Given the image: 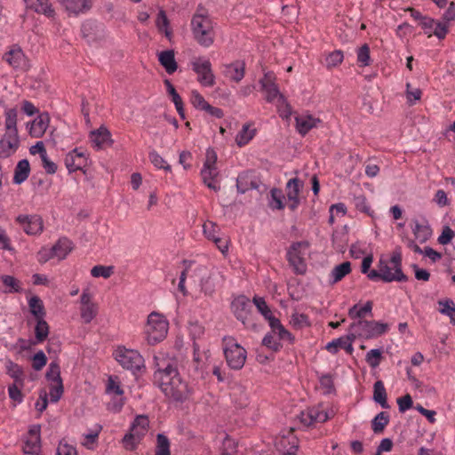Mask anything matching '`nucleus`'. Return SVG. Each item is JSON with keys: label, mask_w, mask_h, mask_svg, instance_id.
I'll return each mask as SVG.
<instances>
[{"label": "nucleus", "mask_w": 455, "mask_h": 455, "mask_svg": "<svg viewBox=\"0 0 455 455\" xmlns=\"http://www.w3.org/2000/svg\"><path fill=\"white\" fill-rule=\"evenodd\" d=\"M4 126V133L18 134L17 110L15 108H9L6 110Z\"/></svg>", "instance_id": "nucleus-38"}, {"label": "nucleus", "mask_w": 455, "mask_h": 455, "mask_svg": "<svg viewBox=\"0 0 455 455\" xmlns=\"http://www.w3.org/2000/svg\"><path fill=\"white\" fill-rule=\"evenodd\" d=\"M141 439L140 436L135 435V433L130 430L122 439V443L125 450L133 451L137 448Z\"/></svg>", "instance_id": "nucleus-49"}, {"label": "nucleus", "mask_w": 455, "mask_h": 455, "mask_svg": "<svg viewBox=\"0 0 455 455\" xmlns=\"http://www.w3.org/2000/svg\"><path fill=\"white\" fill-rule=\"evenodd\" d=\"M382 358V353L379 349H371L366 355V362L371 368L379 365Z\"/></svg>", "instance_id": "nucleus-62"}, {"label": "nucleus", "mask_w": 455, "mask_h": 455, "mask_svg": "<svg viewBox=\"0 0 455 455\" xmlns=\"http://www.w3.org/2000/svg\"><path fill=\"white\" fill-rule=\"evenodd\" d=\"M253 304L257 307L258 311L268 321L270 319H274L275 317L272 315V312L266 303L265 299L261 297L255 296L253 298Z\"/></svg>", "instance_id": "nucleus-47"}, {"label": "nucleus", "mask_w": 455, "mask_h": 455, "mask_svg": "<svg viewBox=\"0 0 455 455\" xmlns=\"http://www.w3.org/2000/svg\"><path fill=\"white\" fill-rule=\"evenodd\" d=\"M344 59L343 52L339 50L330 52L325 58V66L327 68H332L339 66Z\"/></svg>", "instance_id": "nucleus-52"}, {"label": "nucleus", "mask_w": 455, "mask_h": 455, "mask_svg": "<svg viewBox=\"0 0 455 455\" xmlns=\"http://www.w3.org/2000/svg\"><path fill=\"white\" fill-rule=\"evenodd\" d=\"M50 124V116L48 113H41L35 120L31 123L29 128V134L34 138H41Z\"/></svg>", "instance_id": "nucleus-22"}, {"label": "nucleus", "mask_w": 455, "mask_h": 455, "mask_svg": "<svg viewBox=\"0 0 455 455\" xmlns=\"http://www.w3.org/2000/svg\"><path fill=\"white\" fill-rule=\"evenodd\" d=\"M373 400L377 403H379L382 408H384V409L389 408V405L387 402V391H386L384 383L381 380H378L374 383Z\"/></svg>", "instance_id": "nucleus-36"}, {"label": "nucleus", "mask_w": 455, "mask_h": 455, "mask_svg": "<svg viewBox=\"0 0 455 455\" xmlns=\"http://www.w3.org/2000/svg\"><path fill=\"white\" fill-rule=\"evenodd\" d=\"M411 228L415 238L421 243H425L432 235L428 221L425 219H414L411 221Z\"/></svg>", "instance_id": "nucleus-20"}, {"label": "nucleus", "mask_w": 455, "mask_h": 455, "mask_svg": "<svg viewBox=\"0 0 455 455\" xmlns=\"http://www.w3.org/2000/svg\"><path fill=\"white\" fill-rule=\"evenodd\" d=\"M46 379L50 383L62 381L60 378V367L57 362H52L46 372Z\"/></svg>", "instance_id": "nucleus-55"}, {"label": "nucleus", "mask_w": 455, "mask_h": 455, "mask_svg": "<svg viewBox=\"0 0 455 455\" xmlns=\"http://www.w3.org/2000/svg\"><path fill=\"white\" fill-rule=\"evenodd\" d=\"M49 333L48 323L44 318L36 319V325L35 327V334L37 342L41 343L46 339Z\"/></svg>", "instance_id": "nucleus-46"}, {"label": "nucleus", "mask_w": 455, "mask_h": 455, "mask_svg": "<svg viewBox=\"0 0 455 455\" xmlns=\"http://www.w3.org/2000/svg\"><path fill=\"white\" fill-rule=\"evenodd\" d=\"M389 423V415L386 411H381L375 416L371 421V427L374 433H382Z\"/></svg>", "instance_id": "nucleus-41"}, {"label": "nucleus", "mask_w": 455, "mask_h": 455, "mask_svg": "<svg viewBox=\"0 0 455 455\" xmlns=\"http://www.w3.org/2000/svg\"><path fill=\"white\" fill-rule=\"evenodd\" d=\"M245 65L243 62L235 61L225 66L224 74L229 79L238 83L244 76Z\"/></svg>", "instance_id": "nucleus-28"}, {"label": "nucleus", "mask_w": 455, "mask_h": 455, "mask_svg": "<svg viewBox=\"0 0 455 455\" xmlns=\"http://www.w3.org/2000/svg\"><path fill=\"white\" fill-rule=\"evenodd\" d=\"M256 135V129L251 124H244L235 137V142L239 147L247 145Z\"/></svg>", "instance_id": "nucleus-34"}, {"label": "nucleus", "mask_w": 455, "mask_h": 455, "mask_svg": "<svg viewBox=\"0 0 455 455\" xmlns=\"http://www.w3.org/2000/svg\"><path fill=\"white\" fill-rule=\"evenodd\" d=\"M223 351L228 365L233 370H240L243 367L247 352L232 337L224 338Z\"/></svg>", "instance_id": "nucleus-4"}, {"label": "nucleus", "mask_w": 455, "mask_h": 455, "mask_svg": "<svg viewBox=\"0 0 455 455\" xmlns=\"http://www.w3.org/2000/svg\"><path fill=\"white\" fill-rule=\"evenodd\" d=\"M262 344L274 351H278L282 347V344L272 331L265 335Z\"/></svg>", "instance_id": "nucleus-58"}, {"label": "nucleus", "mask_w": 455, "mask_h": 455, "mask_svg": "<svg viewBox=\"0 0 455 455\" xmlns=\"http://www.w3.org/2000/svg\"><path fill=\"white\" fill-rule=\"evenodd\" d=\"M303 187L301 180L298 178H292L288 180L285 192L288 199V207L295 211L300 204L299 193Z\"/></svg>", "instance_id": "nucleus-16"}, {"label": "nucleus", "mask_w": 455, "mask_h": 455, "mask_svg": "<svg viewBox=\"0 0 455 455\" xmlns=\"http://www.w3.org/2000/svg\"><path fill=\"white\" fill-rule=\"evenodd\" d=\"M110 132L105 127H100L98 130L92 132L90 134V140L92 146L98 149L110 145Z\"/></svg>", "instance_id": "nucleus-23"}, {"label": "nucleus", "mask_w": 455, "mask_h": 455, "mask_svg": "<svg viewBox=\"0 0 455 455\" xmlns=\"http://www.w3.org/2000/svg\"><path fill=\"white\" fill-rule=\"evenodd\" d=\"M275 103L279 116L283 119L288 120L291 117L292 111L291 107L288 103L286 98L283 95L279 96V98L275 99Z\"/></svg>", "instance_id": "nucleus-43"}, {"label": "nucleus", "mask_w": 455, "mask_h": 455, "mask_svg": "<svg viewBox=\"0 0 455 455\" xmlns=\"http://www.w3.org/2000/svg\"><path fill=\"white\" fill-rule=\"evenodd\" d=\"M355 337L353 331L351 334L340 337L339 339H333L331 342L327 343L325 348L328 352L331 354H336L339 349H344L347 354L351 355L354 351L353 342Z\"/></svg>", "instance_id": "nucleus-19"}, {"label": "nucleus", "mask_w": 455, "mask_h": 455, "mask_svg": "<svg viewBox=\"0 0 455 455\" xmlns=\"http://www.w3.org/2000/svg\"><path fill=\"white\" fill-rule=\"evenodd\" d=\"M158 60L168 74H172L177 70L178 66L175 61L173 51L168 50L161 52Z\"/></svg>", "instance_id": "nucleus-30"}, {"label": "nucleus", "mask_w": 455, "mask_h": 455, "mask_svg": "<svg viewBox=\"0 0 455 455\" xmlns=\"http://www.w3.org/2000/svg\"><path fill=\"white\" fill-rule=\"evenodd\" d=\"M114 355L123 368L133 373L140 371L144 366V359L136 350L119 347L115 350Z\"/></svg>", "instance_id": "nucleus-8"}, {"label": "nucleus", "mask_w": 455, "mask_h": 455, "mask_svg": "<svg viewBox=\"0 0 455 455\" xmlns=\"http://www.w3.org/2000/svg\"><path fill=\"white\" fill-rule=\"evenodd\" d=\"M351 272V264L348 261H345L336 266L330 274V281L332 283H336L341 281L347 275Z\"/></svg>", "instance_id": "nucleus-35"}, {"label": "nucleus", "mask_w": 455, "mask_h": 455, "mask_svg": "<svg viewBox=\"0 0 455 455\" xmlns=\"http://www.w3.org/2000/svg\"><path fill=\"white\" fill-rule=\"evenodd\" d=\"M388 329L387 323L377 321L358 320L350 325V331L355 337L358 336L365 339L378 338L386 333Z\"/></svg>", "instance_id": "nucleus-6"}, {"label": "nucleus", "mask_w": 455, "mask_h": 455, "mask_svg": "<svg viewBox=\"0 0 455 455\" xmlns=\"http://www.w3.org/2000/svg\"><path fill=\"white\" fill-rule=\"evenodd\" d=\"M329 418L328 412L322 405L308 408L299 415L300 422L306 427H309L315 423L325 422Z\"/></svg>", "instance_id": "nucleus-11"}, {"label": "nucleus", "mask_w": 455, "mask_h": 455, "mask_svg": "<svg viewBox=\"0 0 455 455\" xmlns=\"http://www.w3.org/2000/svg\"><path fill=\"white\" fill-rule=\"evenodd\" d=\"M149 419L146 415H138L133 420L130 430L135 433V435L143 438L148 432Z\"/></svg>", "instance_id": "nucleus-31"}, {"label": "nucleus", "mask_w": 455, "mask_h": 455, "mask_svg": "<svg viewBox=\"0 0 455 455\" xmlns=\"http://www.w3.org/2000/svg\"><path fill=\"white\" fill-rule=\"evenodd\" d=\"M33 4H27L30 9L35 10L36 12L44 13L47 16H52L54 11L49 4V0H33Z\"/></svg>", "instance_id": "nucleus-45"}, {"label": "nucleus", "mask_w": 455, "mask_h": 455, "mask_svg": "<svg viewBox=\"0 0 455 455\" xmlns=\"http://www.w3.org/2000/svg\"><path fill=\"white\" fill-rule=\"evenodd\" d=\"M449 32V22H446V20H435V25L433 30V34L438 38V39H444L446 35Z\"/></svg>", "instance_id": "nucleus-61"}, {"label": "nucleus", "mask_w": 455, "mask_h": 455, "mask_svg": "<svg viewBox=\"0 0 455 455\" xmlns=\"http://www.w3.org/2000/svg\"><path fill=\"white\" fill-rule=\"evenodd\" d=\"M217 153L212 148H208L205 154V161L204 163L203 169L201 171V176L204 183L214 191L220 190V186L216 182V179L219 175L217 168Z\"/></svg>", "instance_id": "nucleus-7"}, {"label": "nucleus", "mask_w": 455, "mask_h": 455, "mask_svg": "<svg viewBox=\"0 0 455 455\" xmlns=\"http://www.w3.org/2000/svg\"><path fill=\"white\" fill-rule=\"evenodd\" d=\"M81 317L85 323H89L96 316L98 307L96 304L81 306Z\"/></svg>", "instance_id": "nucleus-51"}, {"label": "nucleus", "mask_w": 455, "mask_h": 455, "mask_svg": "<svg viewBox=\"0 0 455 455\" xmlns=\"http://www.w3.org/2000/svg\"><path fill=\"white\" fill-rule=\"evenodd\" d=\"M17 221L28 235H38L43 231V220L38 215H20Z\"/></svg>", "instance_id": "nucleus-15"}, {"label": "nucleus", "mask_w": 455, "mask_h": 455, "mask_svg": "<svg viewBox=\"0 0 455 455\" xmlns=\"http://www.w3.org/2000/svg\"><path fill=\"white\" fill-rule=\"evenodd\" d=\"M24 384L12 383L8 387V395L12 401L15 403H20L23 401L24 395L22 394V388Z\"/></svg>", "instance_id": "nucleus-50"}, {"label": "nucleus", "mask_w": 455, "mask_h": 455, "mask_svg": "<svg viewBox=\"0 0 455 455\" xmlns=\"http://www.w3.org/2000/svg\"><path fill=\"white\" fill-rule=\"evenodd\" d=\"M74 248V243L69 238L62 236L52 246V256H67Z\"/></svg>", "instance_id": "nucleus-27"}, {"label": "nucleus", "mask_w": 455, "mask_h": 455, "mask_svg": "<svg viewBox=\"0 0 455 455\" xmlns=\"http://www.w3.org/2000/svg\"><path fill=\"white\" fill-rule=\"evenodd\" d=\"M401 259L379 258L377 267L371 269L373 258H363L362 272L367 274L371 281H383L386 283L406 281L407 277L401 269Z\"/></svg>", "instance_id": "nucleus-2"}, {"label": "nucleus", "mask_w": 455, "mask_h": 455, "mask_svg": "<svg viewBox=\"0 0 455 455\" xmlns=\"http://www.w3.org/2000/svg\"><path fill=\"white\" fill-rule=\"evenodd\" d=\"M309 244L306 241L293 243L288 252L287 256H304L308 253Z\"/></svg>", "instance_id": "nucleus-48"}, {"label": "nucleus", "mask_w": 455, "mask_h": 455, "mask_svg": "<svg viewBox=\"0 0 455 455\" xmlns=\"http://www.w3.org/2000/svg\"><path fill=\"white\" fill-rule=\"evenodd\" d=\"M169 323L166 318L156 312H152L148 316L145 332L149 344H156L163 340L168 332Z\"/></svg>", "instance_id": "nucleus-5"}, {"label": "nucleus", "mask_w": 455, "mask_h": 455, "mask_svg": "<svg viewBox=\"0 0 455 455\" xmlns=\"http://www.w3.org/2000/svg\"><path fill=\"white\" fill-rule=\"evenodd\" d=\"M290 323L296 329H301L310 324L308 316L305 314L299 313H294L291 315Z\"/></svg>", "instance_id": "nucleus-57"}, {"label": "nucleus", "mask_w": 455, "mask_h": 455, "mask_svg": "<svg viewBox=\"0 0 455 455\" xmlns=\"http://www.w3.org/2000/svg\"><path fill=\"white\" fill-rule=\"evenodd\" d=\"M0 280L3 284L2 291L4 293H16L22 291V283L12 275H1Z\"/></svg>", "instance_id": "nucleus-29"}, {"label": "nucleus", "mask_w": 455, "mask_h": 455, "mask_svg": "<svg viewBox=\"0 0 455 455\" xmlns=\"http://www.w3.org/2000/svg\"><path fill=\"white\" fill-rule=\"evenodd\" d=\"M373 304L371 301H367L363 306H360L359 304L354 305L348 310V316L354 320H363L366 315L371 314L372 310Z\"/></svg>", "instance_id": "nucleus-32"}, {"label": "nucleus", "mask_w": 455, "mask_h": 455, "mask_svg": "<svg viewBox=\"0 0 455 455\" xmlns=\"http://www.w3.org/2000/svg\"><path fill=\"white\" fill-rule=\"evenodd\" d=\"M156 27L161 33H164V36L171 40L172 36V31L169 27V20L166 16V13L164 10H160L157 14V18L156 20Z\"/></svg>", "instance_id": "nucleus-39"}, {"label": "nucleus", "mask_w": 455, "mask_h": 455, "mask_svg": "<svg viewBox=\"0 0 455 455\" xmlns=\"http://www.w3.org/2000/svg\"><path fill=\"white\" fill-rule=\"evenodd\" d=\"M156 455H170L169 440L165 435L162 434L157 435Z\"/></svg>", "instance_id": "nucleus-56"}, {"label": "nucleus", "mask_w": 455, "mask_h": 455, "mask_svg": "<svg viewBox=\"0 0 455 455\" xmlns=\"http://www.w3.org/2000/svg\"><path fill=\"white\" fill-rule=\"evenodd\" d=\"M102 429L100 425H96L90 433L84 435L82 444L88 450H93L98 442L99 435Z\"/></svg>", "instance_id": "nucleus-42"}, {"label": "nucleus", "mask_w": 455, "mask_h": 455, "mask_svg": "<svg viewBox=\"0 0 455 455\" xmlns=\"http://www.w3.org/2000/svg\"><path fill=\"white\" fill-rule=\"evenodd\" d=\"M57 455H78V453L74 445L66 441H60L57 448Z\"/></svg>", "instance_id": "nucleus-64"}, {"label": "nucleus", "mask_w": 455, "mask_h": 455, "mask_svg": "<svg viewBox=\"0 0 455 455\" xmlns=\"http://www.w3.org/2000/svg\"><path fill=\"white\" fill-rule=\"evenodd\" d=\"M29 310L36 319L44 318L45 310L44 303L37 296H33L28 300Z\"/></svg>", "instance_id": "nucleus-40"}, {"label": "nucleus", "mask_w": 455, "mask_h": 455, "mask_svg": "<svg viewBox=\"0 0 455 455\" xmlns=\"http://www.w3.org/2000/svg\"><path fill=\"white\" fill-rule=\"evenodd\" d=\"M296 130L301 135L305 136L312 129L319 127L322 121L308 113H302L295 116Z\"/></svg>", "instance_id": "nucleus-17"}, {"label": "nucleus", "mask_w": 455, "mask_h": 455, "mask_svg": "<svg viewBox=\"0 0 455 455\" xmlns=\"http://www.w3.org/2000/svg\"><path fill=\"white\" fill-rule=\"evenodd\" d=\"M18 134L4 133L0 140V156L8 157L14 154L19 148Z\"/></svg>", "instance_id": "nucleus-21"}, {"label": "nucleus", "mask_w": 455, "mask_h": 455, "mask_svg": "<svg viewBox=\"0 0 455 455\" xmlns=\"http://www.w3.org/2000/svg\"><path fill=\"white\" fill-rule=\"evenodd\" d=\"M357 62L360 67L370 66V64H371L370 47L367 44H364L358 49Z\"/></svg>", "instance_id": "nucleus-53"}, {"label": "nucleus", "mask_w": 455, "mask_h": 455, "mask_svg": "<svg viewBox=\"0 0 455 455\" xmlns=\"http://www.w3.org/2000/svg\"><path fill=\"white\" fill-rule=\"evenodd\" d=\"M231 307L237 320L246 324L251 314V301L244 296H239L233 300Z\"/></svg>", "instance_id": "nucleus-14"}, {"label": "nucleus", "mask_w": 455, "mask_h": 455, "mask_svg": "<svg viewBox=\"0 0 455 455\" xmlns=\"http://www.w3.org/2000/svg\"><path fill=\"white\" fill-rule=\"evenodd\" d=\"M319 383L323 394H331L334 391L333 379L331 374L322 375Z\"/></svg>", "instance_id": "nucleus-60"}, {"label": "nucleus", "mask_w": 455, "mask_h": 455, "mask_svg": "<svg viewBox=\"0 0 455 455\" xmlns=\"http://www.w3.org/2000/svg\"><path fill=\"white\" fill-rule=\"evenodd\" d=\"M290 445V447L283 452L282 455H296V451L299 448L298 439L292 435V429H291L290 434L287 437L282 436L279 441V445L283 448H285L286 445Z\"/></svg>", "instance_id": "nucleus-37"}, {"label": "nucleus", "mask_w": 455, "mask_h": 455, "mask_svg": "<svg viewBox=\"0 0 455 455\" xmlns=\"http://www.w3.org/2000/svg\"><path fill=\"white\" fill-rule=\"evenodd\" d=\"M191 29L195 40L204 47H210L215 38V31L211 18L199 10L194 14L191 20Z\"/></svg>", "instance_id": "nucleus-3"}, {"label": "nucleus", "mask_w": 455, "mask_h": 455, "mask_svg": "<svg viewBox=\"0 0 455 455\" xmlns=\"http://www.w3.org/2000/svg\"><path fill=\"white\" fill-rule=\"evenodd\" d=\"M283 194L281 189L272 188L270 190L269 206L274 210H283L284 208Z\"/></svg>", "instance_id": "nucleus-44"}, {"label": "nucleus", "mask_w": 455, "mask_h": 455, "mask_svg": "<svg viewBox=\"0 0 455 455\" xmlns=\"http://www.w3.org/2000/svg\"><path fill=\"white\" fill-rule=\"evenodd\" d=\"M193 70L198 75V81L204 86H212L214 84V75L212 71L210 60L198 58L192 62Z\"/></svg>", "instance_id": "nucleus-9"}, {"label": "nucleus", "mask_w": 455, "mask_h": 455, "mask_svg": "<svg viewBox=\"0 0 455 455\" xmlns=\"http://www.w3.org/2000/svg\"><path fill=\"white\" fill-rule=\"evenodd\" d=\"M149 161L151 164L157 169H163L164 171L170 172L171 166L166 163V161L155 150L151 151L148 155Z\"/></svg>", "instance_id": "nucleus-54"}, {"label": "nucleus", "mask_w": 455, "mask_h": 455, "mask_svg": "<svg viewBox=\"0 0 455 455\" xmlns=\"http://www.w3.org/2000/svg\"><path fill=\"white\" fill-rule=\"evenodd\" d=\"M30 172V165L28 160H20L14 170L13 182L15 184H21L24 182Z\"/></svg>", "instance_id": "nucleus-33"}, {"label": "nucleus", "mask_w": 455, "mask_h": 455, "mask_svg": "<svg viewBox=\"0 0 455 455\" xmlns=\"http://www.w3.org/2000/svg\"><path fill=\"white\" fill-rule=\"evenodd\" d=\"M408 246L411 248L413 253L424 254V256H441L440 253L435 251L433 249L428 246H424L421 248L419 245L415 243L413 241L408 242Z\"/></svg>", "instance_id": "nucleus-59"}, {"label": "nucleus", "mask_w": 455, "mask_h": 455, "mask_svg": "<svg viewBox=\"0 0 455 455\" xmlns=\"http://www.w3.org/2000/svg\"><path fill=\"white\" fill-rule=\"evenodd\" d=\"M66 10L72 14L84 13L92 8V0H61Z\"/></svg>", "instance_id": "nucleus-25"}, {"label": "nucleus", "mask_w": 455, "mask_h": 455, "mask_svg": "<svg viewBox=\"0 0 455 455\" xmlns=\"http://www.w3.org/2000/svg\"><path fill=\"white\" fill-rule=\"evenodd\" d=\"M154 360L156 363L154 379L164 395L175 402L188 400L192 394V388L187 381L182 379L177 368L169 362L159 361L156 355L154 356Z\"/></svg>", "instance_id": "nucleus-1"}, {"label": "nucleus", "mask_w": 455, "mask_h": 455, "mask_svg": "<svg viewBox=\"0 0 455 455\" xmlns=\"http://www.w3.org/2000/svg\"><path fill=\"white\" fill-rule=\"evenodd\" d=\"M22 449L27 454H37L41 448L40 426H32L24 437Z\"/></svg>", "instance_id": "nucleus-13"}, {"label": "nucleus", "mask_w": 455, "mask_h": 455, "mask_svg": "<svg viewBox=\"0 0 455 455\" xmlns=\"http://www.w3.org/2000/svg\"><path fill=\"white\" fill-rule=\"evenodd\" d=\"M64 162L69 172L82 170L87 165V156L85 150L82 148L73 149L67 154Z\"/></svg>", "instance_id": "nucleus-12"}, {"label": "nucleus", "mask_w": 455, "mask_h": 455, "mask_svg": "<svg viewBox=\"0 0 455 455\" xmlns=\"http://www.w3.org/2000/svg\"><path fill=\"white\" fill-rule=\"evenodd\" d=\"M268 323L272 332L276 336L280 343L281 341H288L290 343H293L294 337L288 330L284 328L279 319L275 317L274 319H270Z\"/></svg>", "instance_id": "nucleus-26"}, {"label": "nucleus", "mask_w": 455, "mask_h": 455, "mask_svg": "<svg viewBox=\"0 0 455 455\" xmlns=\"http://www.w3.org/2000/svg\"><path fill=\"white\" fill-rule=\"evenodd\" d=\"M63 394V384L62 381H57L54 383H50V391L49 395L51 397V401L56 403L60 400Z\"/></svg>", "instance_id": "nucleus-63"}, {"label": "nucleus", "mask_w": 455, "mask_h": 455, "mask_svg": "<svg viewBox=\"0 0 455 455\" xmlns=\"http://www.w3.org/2000/svg\"><path fill=\"white\" fill-rule=\"evenodd\" d=\"M4 369L5 373L12 379V383L25 384L26 374L22 366L11 360H7L4 363Z\"/></svg>", "instance_id": "nucleus-24"}, {"label": "nucleus", "mask_w": 455, "mask_h": 455, "mask_svg": "<svg viewBox=\"0 0 455 455\" xmlns=\"http://www.w3.org/2000/svg\"><path fill=\"white\" fill-rule=\"evenodd\" d=\"M3 59L14 68L26 69L28 68L26 56L20 47L17 45H13L5 52Z\"/></svg>", "instance_id": "nucleus-18"}, {"label": "nucleus", "mask_w": 455, "mask_h": 455, "mask_svg": "<svg viewBox=\"0 0 455 455\" xmlns=\"http://www.w3.org/2000/svg\"><path fill=\"white\" fill-rule=\"evenodd\" d=\"M262 92H265V99L269 103H274L275 99L283 94L280 92L276 84V76L274 72H266L259 80Z\"/></svg>", "instance_id": "nucleus-10"}]
</instances>
